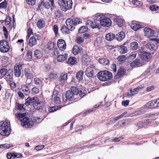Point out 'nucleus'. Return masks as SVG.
Masks as SVG:
<instances>
[{"label": "nucleus", "instance_id": "20e7f679", "mask_svg": "<svg viewBox=\"0 0 159 159\" xmlns=\"http://www.w3.org/2000/svg\"><path fill=\"white\" fill-rule=\"evenodd\" d=\"M139 56H140L141 59L144 61H148L150 60V53L144 51L143 48H139L138 51Z\"/></svg>", "mask_w": 159, "mask_h": 159}, {"label": "nucleus", "instance_id": "f3484780", "mask_svg": "<svg viewBox=\"0 0 159 159\" xmlns=\"http://www.w3.org/2000/svg\"><path fill=\"white\" fill-rule=\"evenodd\" d=\"M83 52V48L78 45H75L73 48V53L74 55H76L79 53H81Z\"/></svg>", "mask_w": 159, "mask_h": 159}, {"label": "nucleus", "instance_id": "6e6552de", "mask_svg": "<svg viewBox=\"0 0 159 159\" xmlns=\"http://www.w3.org/2000/svg\"><path fill=\"white\" fill-rule=\"evenodd\" d=\"M60 97V95L59 94L58 92L54 91L52 96V101L56 104H60L61 102Z\"/></svg>", "mask_w": 159, "mask_h": 159}, {"label": "nucleus", "instance_id": "7ed1b4c3", "mask_svg": "<svg viewBox=\"0 0 159 159\" xmlns=\"http://www.w3.org/2000/svg\"><path fill=\"white\" fill-rule=\"evenodd\" d=\"M28 114L26 113H19L16 114V117L21 121V124L22 126H24L27 125L29 118L27 117Z\"/></svg>", "mask_w": 159, "mask_h": 159}, {"label": "nucleus", "instance_id": "1a4fd4ad", "mask_svg": "<svg viewBox=\"0 0 159 159\" xmlns=\"http://www.w3.org/2000/svg\"><path fill=\"white\" fill-rule=\"evenodd\" d=\"M22 69V65L20 63L16 64L14 67L15 75L17 77L20 76Z\"/></svg>", "mask_w": 159, "mask_h": 159}, {"label": "nucleus", "instance_id": "f257e3e1", "mask_svg": "<svg viewBox=\"0 0 159 159\" xmlns=\"http://www.w3.org/2000/svg\"><path fill=\"white\" fill-rule=\"evenodd\" d=\"M58 3L61 9L64 11L72 8L73 3L71 0H58Z\"/></svg>", "mask_w": 159, "mask_h": 159}, {"label": "nucleus", "instance_id": "4d7b16f0", "mask_svg": "<svg viewBox=\"0 0 159 159\" xmlns=\"http://www.w3.org/2000/svg\"><path fill=\"white\" fill-rule=\"evenodd\" d=\"M22 90L25 95H28L30 93L29 88L27 86L23 87L22 88Z\"/></svg>", "mask_w": 159, "mask_h": 159}, {"label": "nucleus", "instance_id": "412c9836", "mask_svg": "<svg viewBox=\"0 0 159 159\" xmlns=\"http://www.w3.org/2000/svg\"><path fill=\"white\" fill-rule=\"evenodd\" d=\"M51 7L50 4L48 2H44L43 1H42L40 3H39V5L38 8L41 9L42 8V7H44L47 9H49Z\"/></svg>", "mask_w": 159, "mask_h": 159}, {"label": "nucleus", "instance_id": "4468645a", "mask_svg": "<svg viewBox=\"0 0 159 159\" xmlns=\"http://www.w3.org/2000/svg\"><path fill=\"white\" fill-rule=\"evenodd\" d=\"M66 23L67 27L70 29V31L73 30L75 28L73 20L71 18H69L66 21Z\"/></svg>", "mask_w": 159, "mask_h": 159}, {"label": "nucleus", "instance_id": "7c9ffc66", "mask_svg": "<svg viewBox=\"0 0 159 159\" xmlns=\"http://www.w3.org/2000/svg\"><path fill=\"white\" fill-rule=\"evenodd\" d=\"M130 27L134 31H136L142 27L141 25L133 24L132 22L130 25Z\"/></svg>", "mask_w": 159, "mask_h": 159}, {"label": "nucleus", "instance_id": "37998d69", "mask_svg": "<svg viewBox=\"0 0 159 159\" xmlns=\"http://www.w3.org/2000/svg\"><path fill=\"white\" fill-rule=\"evenodd\" d=\"M34 55L35 57L38 59L41 58L42 57L41 52L39 50H36L34 51Z\"/></svg>", "mask_w": 159, "mask_h": 159}, {"label": "nucleus", "instance_id": "a878e982", "mask_svg": "<svg viewBox=\"0 0 159 159\" xmlns=\"http://www.w3.org/2000/svg\"><path fill=\"white\" fill-rule=\"evenodd\" d=\"M85 73L87 76L91 77L93 76V71L91 67H89L86 69Z\"/></svg>", "mask_w": 159, "mask_h": 159}, {"label": "nucleus", "instance_id": "6e6d98bb", "mask_svg": "<svg viewBox=\"0 0 159 159\" xmlns=\"http://www.w3.org/2000/svg\"><path fill=\"white\" fill-rule=\"evenodd\" d=\"M55 44L51 41L48 42V48L49 50H51L54 47Z\"/></svg>", "mask_w": 159, "mask_h": 159}, {"label": "nucleus", "instance_id": "9d476101", "mask_svg": "<svg viewBox=\"0 0 159 159\" xmlns=\"http://www.w3.org/2000/svg\"><path fill=\"white\" fill-rule=\"evenodd\" d=\"M44 106L43 102L39 100L37 98L35 102L33 104L34 107L36 110L41 109L43 108Z\"/></svg>", "mask_w": 159, "mask_h": 159}, {"label": "nucleus", "instance_id": "69168bd1", "mask_svg": "<svg viewBox=\"0 0 159 159\" xmlns=\"http://www.w3.org/2000/svg\"><path fill=\"white\" fill-rule=\"evenodd\" d=\"M58 109L57 107H53L49 108L48 111L50 112H53L57 111Z\"/></svg>", "mask_w": 159, "mask_h": 159}, {"label": "nucleus", "instance_id": "c9c22d12", "mask_svg": "<svg viewBox=\"0 0 159 159\" xmlns=\"http://www.w3.org/2000/svg\"><path fill=\"white\" fill-rule=\"evenodd\" d=\"M45 21L42 19H40L38 20L37 23L38 27L40 28H42L45 26Z\"/></svg>", "mask_w": 159, "mask_h": 159}, {"label": "nucleus", "instance_id": "de8ad7c7", "mask_svg": "<svg viewBox=\"0 0 159 159\" xmlns=\"http://www.w3.org/2000/svg\"><path fill=\"white\" fill-rule=\"evenodd\" d=\"M104 15H102L96 14L94 16V19L97 21H99L100 23L101 22V20L103 18V16Z\"/></svg>", "mask_w": 159, "mask_h": 159}, {"label": "nucleus", "instance_id": "5fc2aeb1", "mask_svg": "<svg viewBox=\"0 0 159 159\" xmlns=\"http://www.w3.org/2000/svg\"><path fill=\"white\" fill-rule=\"evenodd\" d=\"M60 78L61 80H67L68 78V74L67 73L62 72L61 74Z\"/></svg>", "mask_w": 159, "mask_h": 159}, {"label": "nucleus", "instance_id": "3c124183", "mask_svg": "<svg viewBox=\"0 0 159 159\" xmlns=\"http://www.w3.org/2000/svg\"><path fill=\"white\" fill-rule=\"evenodd\" d=\"M13 76V75L12 72H7L5 75L4 79H7V80H11Z\"/></svg>", "mask_w": 159, "mask_h": 159}, {"label": "nucleus", "instance_id": "a211bd4d", "mask_svg": "<svg viewBox=\"0 0 159 159\" xmlns=\"http://www.w3.org/2000/svg\"><path fill=\"white\" fill-rule=\"evenodd\" d=\"M155 100L150 101L147 103L145 105V107L149 108H152L157 107Z\"/></svg>", "mask_w": 159, "mask_h": 159}, {"label": "nucleus", "instance_id": "bf43d9fd", "mask_svg": "<svg viewBox=\"0 0 159 159\" xmlns=\"http://www.w3.org/2000/svg\"><path fill=\"white\" fill-rule=\"evenodd\" d=\"M159 8L158 6L156 5H153L150 7V9L152 11H156Z\"/></svg>", "mask_w": 159, "mask_h": 159}, {"label": "nucleus", "instance_id": "cd10ccee", "mask_svg": "<svg viewBox=\"0 0 159 159\" xmlns=\"http://www.w3.org/2000/svg\"><path fill=\"white\" fill-rule=\"evenodd\" d=\"M125 72V71L123 67H120L119 70L118 71L117 76H116V78L118 79L119 78L117 77V76H118L119 77H120L123 76Z\"/></svg>", "mask_w": 159, "mask_h": 159}, {"label": "nucleus", "instance_id": "6ab92c4d", "mask_svg": "<svg viewBox=\"0 0 159 159\" xmlns=\"http://www.w3.org/2000/svg\"><path fill=\"white\" fill-rule=\"evenodd\" d=\"M139 44L138 42L133 41L130 43L129 48L130 50H135L139 48Z\"/></svg>", "mask_w": 159, "mask_h": 159}, {"label": "nucleus", "instance_id": "c85d7f7f", "mask_svg": "<svg viewBox=\"0 0 159 159\" xmlns=\"http://www.w3.org/2000/svg\"><path fill=\"white\" fill-rule=\"evenodd\" d=\"M105 78L104 80H111L113 77L112 73L108 70H105Z\"/></svg>", "mask_w": 159, "mask_h": 159}, {"label": "nucleus", "instance_id": "bb28decb", "mask_svg": "<svg viewBox=\"0 0 159 159\" xmlns=\"http://www.w3.org/2000/svg\"><path fill=\"white\" fill-rule=\"evenodd\" d=\"M139 92V91L136 88L134 89L133 90L131 89L129 90V92L128 93V95L130 96H133L137 94Z\"/></svg>", "mask_w": 159, "mask_h": 159}, {"label": "nucleus", "instance_id": "58836bf2", "mask_svg": "<svg viewBox=\"0 0 159 159\" xmlns=\"http://www.w3.org/2000/svg\"><path fill=\"white\" fill-rule=\"evenodd\" d=\"M58 77V74L56 72H52L48 75V77L50 79H56Z\"/></svg>", "mask_w": 159, "mask_h": 159}, {"label": "nucleus", "instance_id": "e433bc0d", "mask_svg": "<svg viewBox=\"0 0 159 159\" xmlns=\"http://www.w3.org/2000/svg\"><path fill=\"white\" fill-rule=\"evenodd\" d=\"M82 61L84 64L87 63L89 61V59L87 54H84L82 56Z\"/></svg>", "mask_w": 159, "mask_h": 159}, {"label": "nucleus", "instance_id": "8fccbe9b", "mask_svg": "<svg viewBox=\"0 0 159 159\" xmlns=\"http://www.w3.org/2000/svg\"><path fill=\"white\" fill-rule=\"evenodd\" d=\"M86 91L84 89H81L80 91L79 90L78 94L81 98L83 97L86 94Z\"/></svg>", "mask_w": 159, "mask_h": 159}, {"label": "nucleus", "instance_id": "4be33fe9", "mask_svg": "<svg viewBox=\"0 0 159 159\" xmlns=\"http://www.w3.org/2000/svg\"><path fill=\"white\" fill-rule=\"evenodd\" d=\"M98 62L103 66H108L109 64V61L106 58H101L99 59Z\"/></svg>", "mask_w": 159, "mask_h": 159}, {"label": "nucleus", "instance_id": "0eeeda50", "mask_svg": "<svg viewBox=\"0 0 159 159\" xmlns=\"http://www.w3.org/2000/svg\"><path fill=\"white\" fill-rule=\"evenodd\" d=\"M103 16L102 19L101 20L100 25L106 27H108L111 26L112 23L111 20L105 16Z\"/></svg>", "mask_w": 159, "mask_h": 159}, {"label": "nucleus", "instance_id": "2f4dec72", "mask_svg": "<svg viewBox=\"0 0 159 159\" xmlns=\"http://www.w3.org/2000/svg\"><path fill=\"white\" fill-rule=\"evenodd\" d=\"M126 59V57L124 55L119 56L117 58L119 63L120 64H122L125 62Z\"/></svg>", "mask_w": 159, "mask_h": 159}, {"label": "nucleus", "instance_id": "09e8293b", "mask_svg": "<svg viewBox=\"0 0 159 159\" xmlns=\"http://www.w3.org/2000/svg\"><path fill=\"white\" fill-rule=\"evenodd\" d=\"M127 48L126 47L124 46H121L119 49L120 52L122 54L126 53L127 52Z\"/></svg>", "mask_w": 159, "mask_h": 159}, {"label": "nucleus", "instance_id": "473e14b6", "mask_svg": "<svg viewBox=\"0 0 159 159\" xmlns=\"http://www.w3.org/2000/svg\"><path fill=\"white\" fill-rule=\"evenodd\" d=\"M105 38L108 41H111L115 38V36L113 33H110L106 34Z\"/></svg>", "mask_w": 159, "mask_h": 159}, {"label": "nucleus", "instance_id": "72a5a7b5", "mask_svg": "<svg viewBox=\"0 0 159 159\" xmlns=\"http://www.w3.org/2000/svg\"><path fill=\"white\" fill-rule=\"evenodd\" d=\"M105 70L101 71L97 74L98 78L99 80H104L105 78Z\"/></svg>", "mask_w": 159, "mask_h": 159}, {"label": "nucleus", "instance_id": "49530a36", "mask_svg": "<svg viewBox=\"0 0 159 159\" xmlns=\"http://www.w3.org/2000/svg\"><path fill=\"white\" fill-rule=\"evenodd\" d=\"M132 3L137 7H140L143 5V3L136 0H133L132 2Z\"/></svg>", "mask_w": 159, "mask_h": 159}, {"label": "nucleus", "instance_id": "e2e57ef3", "mask_svg": "<svg viewBox=\"0 0 159 159\" xmlns=\"http://www.w3.org/2000/svg\"><path fill=\"white\" fill-rule=\"evenodd\" d=\"M34 121L31 120H29L27 124V126L29 128H31L34 124Z\"/></svg>", "mask_w": 159, "mask_h": 159}, {"label": "nucleus", "instance_id": "393cba45", "mask_svg": "<svg viewBox=\"0 0 159 159\" xmlns=\"http://www.w3.org/2000/svg\"><path fill=\"white\" fill-rule=\"evenodd\" d=\"M67 54H65L64 55H59L57 57V60L59 62H62L67 58Z\"/></svg>", "mask_w": 159, "mask_h": 159}, {"label": "nucleus", "instance_id": "423d86ee", "mask_svg": "<svg viewBox=\"0 0 159 159\" xmlns=\"http://www.w3.org/2000/svg\"><path fill=\"white\" fill-rule=\"evenodd\" d=\"M10 49L8 42L5 40L0 41V50L2 52H7Z\"/></svg>", "mask_w": 159, "mask_h": 159}, {"label": "nucleus", "instance_id": "680f3d73", "mask_svg": "<svg viewBox=\"0 0 159 159\" xmlns=\"http://www.w3.org/2000/svg\"><path fill=\"white\" fill-rule=\"evenodd\" d=\"M12 146H11L10 145L7 144H0V148H11Z\"/></svg>", "mask_w": 159, "mask_h": 159}, {"label": "nucleus", "instance_id": "9b49d317", "mask_svg": "<svg viewBox=\"0 0 159 159\" xmlns=\"http://www.w3.org/2000/svg\"><path fill=\"white\" fill-rule=\"evenodd\" d=\"M86 25L91 27L92 29L98 28L99 29L100 25L98 23H97V21H94V22L90 20H88L85 22Z\"/></svg>", "mask_w": 159, "mask_h": 159}, {"label": "nucleus", "instance_id": "b1692460", "mask_svg": "<svg viewBox=\"0 0 159 159\" xmlns=\"http://www.w3.org/2000/svg\"><path fill=\"white\" fill-rule=\"evenodd\" d=\"M66 99L69 101H72L75 99V96L72 93L70 90H68L66 93Z\"/></svg>", "mask_w": 159, "mask_h": 159}, {"label": "nucleus", "instance_id": "ddd939ff", "mask_svg": "<svg viewBox=\"0 0 159 159\" xmlns=\"http://www.w3.org/2000/svg\"><path fill=\"white\" fill-rule=\"evenodd\" d=\"M39 36L38 35H35L31 37L29 40L28 45L32 47L35 45L37 44V39H39Z\"/></svg>", "mask_w": 159, "mask_h": 159}, {"label": "nucleus", "instance_id": "2eb2a0df", "mask_svg": "<svg viewBox=\"0 0 159 159\" xmlns=\"http://www.w3.org/2000/svg\"><path fill=\"white\" fill-rule=\"evenodd\" d=\"M143 30L145 33V35L146 36L149 38L152 37H155L154 31L152 29L145 28Z\"/></svg>", "mask_w": 159, "mask_h": 159}, {"label": "nucleus", "instance_id": "774afa93", "mask_svg": "<svg viewBox=\"0 0 159 159\" xmlns=\"http://www.w3.org/2000/svg\"><path fill=\"white\" fill-rule=\"evenodd\" d=\"M136 54L135 53H133L129 55L128 57V59L129 60H133L136 57Z\"/></svg>", "mask_w": 159, "mask_h": 159}, {"label": "nucleus", "instance_id": "0e129e2a", "mask_svg": "<svg viewBox=\"0 0 159 159\" xmlns=\"http://www.w3.org/2000/svg\"><path fill=\"white\" fill-rule=\"evenodd\" d=\"M55 35H57L58 34V28L57 26L56 25H54L52 28Z\"/></svg>", "mask_w": 159, "mask_h": 159}, {"label": "nucleus", "instance_id": "aec40b11", "mask_svg": "<svg viewBox=\"0 0 159 159\" xmlns=\"http://www.w3.org/2000/svg\"><path fill=\"white\" fill-rule=\"evenodd\" d=\"M125 36V34L123 31L120 32L116 34L115 36V39L118 41H121Z\"/></svg>", "mask_w": 159, "mask_h": 159}, {"label": "nucleus", "instance_id": "a18cd8bd", "mask_svg": "<svg viewBox=\"0 0 159 159\" xmlns=\"http://www.w3.org/2000/svg\"><path fill=\"white\" fill-rule=\"evenodd\" d=\"M84 74V71L81 70L78 72L76 75V77L78 80H82L83 79V75Z\"/></svg>", "mask_w": 159, "mask_h": 159}, {"label": "nucleus", "instance_id": "f03ea898", "mask_svg": "<svg viewBox=\"0 0 159 159\" xmlns=\"http://www.w3.org/2000/svg\"><path fill=\"white\" fill-rule=\"evenodd\" d=\"M9 123L6 121L0 122V134L2 135L7 136L9 134Z\"/></svg>", "mask_w": 159, "mask_h": 159}, {"label": "nucleus", "instance_id": "338daca9", "mask_svg": "<svg viewBox=\"0 0 159 159\" xmlns=\"http://www.w3.org/2000/svg\"><path fill=\"white\" fill-rule=\"evenodd\" d=\"M84 41V39L81 37H78L76 39V42L78 44H81Z\"/></svg>", "mask_w": 159, "mask_h": 159}, {"label": "nucleus", "instance_id": "dca6fc26", "mask_svg": "<svg viewBox=\"0 0 159 159\" xmlns=\"http://www.w3.org/2000/svg\"><path fill=\"white\" fill-rule=\"evenodd\" d=\"M37 98L36 97H28L26 100L25 103V105L26 106H29V105H33V103H34L37 99Z\"/></svg>", "mask_w": 159, "mask_h": 159}, {"label": "nucleus", "instance_id": "603ef678", "mask_svg": "<svg viewBox=\"0 0 159 159\" xmlns=\"http://www.w3.org/2000/svg\"><path fill=\"white\" fill-rule=\"evenodd\" d=\"M88 28L84 26H83L80 27L78 30V32L79 33H84L87 31Z\"/></svg>", "mask_w": 159, "mask_h": 159}, {"label": "nucleus", "instance_id": "a19ab883", "mask_svg": "<svg viewBox=\"0 0 159 159\" xmlns=\"http://www.w3.org/2000/svg\"><path fill=\"white\" fill-rule=\"evenodd\" d=\"M7 72V70L6 68H2L0 70V78L2 77H5Z\"/></svg>", "mask_w": 159, "mask_h": 159}, {"label": "nucleus", "instance_id": "13d9d810", "mask_svg": "<svg viewBox=\"0 0 159 159\" xmlns=\"http://www.w3.org/2000/svg\"><path fill=\"white\" fill-rule=\"evenodd\" d=\"M55 17L56 18H59L61 16V13L60 11L57 10L54 12Z\"/></svg>", "mask_w": 159, "mask_h": 159}, {"label": "nucleus", "instance_id": "f704fd0d", "mask_svg": "<svg viewBox=\"0 0 159 159\" xmlns=\"http://www.w3.org/2000/svg\"><path fill=\"white\" fill-rule=\"evenodd\" d=\"M102 43V38L98 37L95 41L94 44L96 47H99L101 46Z\"/></svg>", "mask_w": 159, "mask_h": 159}, {"label": "nucleus", "instance_id": "f8f14e48", "mask_svg": "<svg viewBox=\"0 0 159 159\" xmlns=\"http://www.w3.org/2000/svg\"><path fill=\"white\" fill-rule=\"evenodd\" d=\"M57 44L59 49L61 51H63L66 48V43L62 39H59L57 41Z\"/></svg>", "mask_w": 159, "mask_h": 159}, {"label": "nucleus", "instance_id": "c756f323", "mask_svg": "<svg viewBox=\"0 0 159 159\" xmlns=\"http://www.w3.org/2000/svg\"><path fill=\"white\" fill-rule=\"evenodd\" d=\"M76 63V58L75 57H70L68 60L67 63L70 65H73L75 64Z\"/></svg>", "mask_w": 159, "mask_h": 159}, {"label": "nucleus", "instance_id": "ea45409f", "mask_svg": "<svg viewBox=\"0 0 159 159\" xmlns=\"http://www.w3.org/2000/svg\"><path fill=\"white\" fill-rule=\"evenodd\" d=\"M116 23L119 26L121 27L123 25L124 23V20L122 18H118L116 19Z\"/></svg>", "mask_w": 159, "mask_h": 159}, {"label": "nucleus", "instance_id": "864d4df0", "mask_svg": "<svg viewBox=\"0 0 159 159\" xmlns=\"http://www.w3.org/2000/svg\"><path fill=\"white\" fill-rule=\"evenodd\" d=\"M127 113V112H126V111L124 112L123 113L121 114L119 116H118L117 117L114 118V121L115 122L117 121V120H119L122 118L123 117V116Z\"/></svg>", "mask_w": 159, "mask_h": 159}, {"label": "nucleus", "instance_id": "c03bdc74", "mask_svg": "<svg viewBox=\"0 0 159 159\" xmlns=\"http://www.w3.org/2000/svg\"><path fill=\"white\" fill-rule=\"evenodd\" d=\"M24 105V104H20L18 103H16V108L19 111H24L25 110L23 107Z\"/></svg>", "mask_w": 159, "mask_h": 159}, {"label": "nucleus", "instance_id": "5701e85b", "mask_svg": "<svg viewBox=\"0 0 159 159\" xmlns=\"http://www.w3.org/2000/svg\"><path fill=\"white\" fill-rule=\"evenodd\" d=\"M70 92L72 94L75 96V99L77 98L78 96V93H79V90L75 87L72 86L70 88Z\"/></svg>", "mask_w": 159, "mask_h": 159}, {"label": "nucleus", "instance_id": "4c0bfd02", "mask_svg": "<svg viewBox=\"0 0 159 159\" xmlns=\"http://www.w3.org/2000/svg\"><path fill=\"white\" fill-rule=\"evenodd\" d=\"M69 30H70V29L65 25H62L61 27V30L64 34H68Z\"/></svg>", "mask_w": 159, "mask_h": 159}, {"label": "nucleus", "instance_id": "39448f33", "mask_svg": "<svg viewBox=\"0 0 159 159\" xmlns=\"http://www.w3.org/2000/svg\"><path fill=\"white\" fill-rule=\"evenodd\" d=\"M159 42V39L156 38H151L150 42L147 43L145 46L146 49L151 51H153L155 47V44H157Z\"/></svg>", "mask_w": 159, "mask_h": 159}, {"label": "nucleus", "instance_id": "052dcab7", "mask_svg": "<svg viewBox=\"0 0 159 159\" xmlns=\"http://www.w3.org/2000/svg\"><path fill=\"white\" fill-rule=\"evenodd\" d=\"M7 6V2L4 1L0 3V8H5Z\"/></svg>", "mask_w": 159, "mask_h": 159}, {"label": "nucleus", "instance_id": "79ce46f5", "mask_svg": "<svg viewBox=\"0 0 159 159\" xmlns=\"http://www.w3.org/2000/svg\"><path fill=\"white\" fill-rule=\"evenodd\" d=\"M72 19L75 25H77L82 23V20L80 18L75 17Z\"/></svg>", "mask_w": 159, "mask_h": 159}]
</instances>
